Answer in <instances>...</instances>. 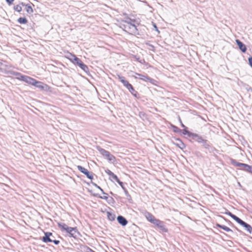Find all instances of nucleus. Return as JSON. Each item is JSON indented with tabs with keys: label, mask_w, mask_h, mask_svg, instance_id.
<instances>
[{
	"label": "nucleus",
	"mask_w": 252,
	"mask_h": 252,
	"mask_svg": "<svg viewBox=\"0 0 252 252\" xmlns=\"http://www.w3.org/2000/svg\"><path fill=\"white\" fill-rule=\"evenodd\" d=\"M72 58L71 59V60H72V62L74 64H77L86 72H87L89 71L88 67L80 59L76 57L75 55H72Z\"/></svg>",
	"instance_id": "5"
},
{
	"label": "nucleus",
	"mask_w": 252,
	"mask_h": 252,
	"mask_svg": "<svg viewBox=\"0 0 252 252\" xmlns=\"http://www.w3.org/2000/svg\"><path fill=\"white\" fill-rule=\"evenodd\" d=\"M100 197L103 199H107L108 198L107 196H101Z\"/></svg>",
	"instance_id": "42"
},
{
	"label": "nucleus",
	"mask_w": 252,
	"mask_h": 252,
	"mask_svg": "<svg viewBox=\"0 0 252 252\" xmlns=\"http://www.w3.org/2000/svg\"><path fill=\"white\" fill-rule=\"evenodd\" d=\"M236 41L238 46H239V49L242 51V52L244 53L247 50L246 45L238 39H237Z\"/></svg>",
	"instance_id": "14"
},
{
	"label": "nucleus",
	"mask_w": 252,
	"mask_h": 252,
	"mask_svg": "<svg viewBox=\"0 0 252 252\" xmlns=\"http://www.w3.org/2000/svg\"><path fill=\"white\" fill-rule=\"evenodd\" d=\"M116 182H117L121 186L122 188L125 190L126 194H128L127 191L126 189V188L124 187L123 183L122 182H121L119 179H118V180L116 181Z\"/></svg>",
	"instance_id": "27"
},
{
	"label": "nucleus",
	"mask_w": 252,
	"mask_h": 252,
	"mask_svg": "<svg viewBox=\"0 0 252 252\" xmlns=\"http://www.w3.org/2000/svg\"><path fill=\"white\" fill-rule=\"evenodd\" d=\"M191 138L196 141V142H198V143H202L203 141L205 140L203 138V137L197 134H195V133H193L192 134V136L191 137Z\"/></svg>",
	"instance_id": "12"
},
{
	"label": "nucleus",
	"mask_w": 252,
	"mask_h": 252,
	"mask_svg": "<svg viewBox=\"0 0 252 252\" xmlns=\"http://www.w3.org/2000/svg\"><path fill=\"white\" fill-rule=\"evenodd\" d=\"M78 169L82 173L86 175V176L90 179L92 180L93 179V174L90 173L89 171L85 168L82 167L81 165L77 166Z\"/></svg>",
	"instance_id": "9"
},
{
	"label": "nucleus",
	"mask_w": 252,
	"mask_h": 252,
	"mask_svg": "<svg viewBox=\"0 0 252 252\" xmlns=\"http://www.w3.org/2000/svg\"><path fill=\"white\" fill-rule=\"evenodd\" d=\"M216 226H217V227H219L220 228H221V229H222L223 230H225L226 232H233V231L230 228H229V227H227L226 226H225V225H221V224H220L219 223H217L216 224Z\"/></svg>",
	"instance_id": "18"
},
{
	"label": "nucleus",
	"mask_w": 252,
	"mask_h": 252,
	"mask_svg": "<svg viewBox=\"0 0 252 252\" xmlns=\"http://www.w3.org/2000/svg\"><path fill=\"white\" fill-rule=\"evenodd\" d=\"M133 77H134L135 78H138V77H137V75H136V76H133Z\"/></svg>",
	"instance_id": "44"
},
{
	"label": "nucleus",
	"mask_w": 252,
	"mask_h": 252,
	"mask_svg": "<svg viewBox=\"0 0 252 252\" xmlns=\"http://www.w3.org/2000/svg\"><path fill=\"white\" fill-rule=\"evenodd\" d=\"M111 177L112 178H113L114 180H115V181L118 180V179H119L118 177L114 173L112 174V175L111 176Z\"/></svg>",
	"instance_id": "35"
},
{
	"label": "nucleus",
	"mask_w": 252,
	"mask_h": 252,
	"mask_svg": "<svg viewBox=\"0 0 252 252\" xmlns=\"http://www.w3.org/2000/svg\"><path fill=\"white\" fill-rule=\"evenodd\" d=\"M117 220L122 226H126L128 222L126 219L122 216H119L117 217Z\"/></svg>",
	"instance_id": "13"
},
{
	"label": "nucleus",
	"mask_w": 252,
	"mask_h": 252,
	"mask_svg": "<svg viewBox=\"0 0 252 252\" xmlns=\"http://www.w3.org/2000/svg\"><path fill=\"white\" fill-rule=\"evenodd\" d=\"M119 80L123 84L124 86H125L130 92V93L134 96L135 97H138V94L134 90L133 86L129 83V82L125 80V78L123 76H118Z\"/></svg>",
	"instance_id": "2"
},
{
	"label": "nucleus",
	"mask_w": 252,
	"mask_h": 252,
	"mask_svg": "<svg viewBox=\"0 0 252 252\" xmlns=\"http://www.w3.org/2000/svg\"><path fill=\"white\" fill-rule=\"evenodd\" d=\"M145 217L146 219L151 223L153 222V220L156 219L152 214L148 212L146 213Z\"/></svg>",
	"instance_id": "19"
},
{
	"label": "nucleus",
	"mask_w": 252,
	"mask_h": 252,
	"mask_svg": "<svg viewBox=\"0 0 252 252\" xmlns=\"http://www.w3.org/2000/svg\"><path fill=\"white\" fill-rule=\"evenodd\" d=\"M10 74L15 75L16 76V78L19 80H22V77H24V75L22 74L21 73H20L19 72H15L13 71L11 72Z\"/></svg>",
	"instance_id": "20"
},
{
	"label": "nucleus",
	"mask_w": 252,
	"mask_h": 252,
	"mask_svg": "<svg viewBox=\"0 0 252 252\" xmlns=\"http://www.w3.org/2000/svg\"><path fill=\"white\" fill-rule=\"evenodd\" d=\"M52 242L54 243L55 245H57L60 243V241L57 240H53Z\"/></svg>",
	"instance_id": "37"
},
{
	"label": "nucleus",
	"mask_w": 252,
	"mask_h": 252,
	"mask_svg": "<svg viewBox=\"0 0 252 252\" xmlns=\"http://www.w3.org/2000/svg\"><path fill=\"white\" fill-rule=\"evenodd\" d=\"M58 227L60 228V229L63 231H66L67 229H69L68 228L69 226H68L66 224L63 223V222H58Z\"/></svg>",
	"instance_id": "17"
},
{
	"label": "nucleus",
	"mask_w": 252,
	"mask_h": 252,
	"mask_svg": "<svg viewBox=\"0 0 252 252\" xmlns=\"http://www.w3.org/2000/svg\"><path fill=\"white\" fill-rule=\"evenodd\" d=\"M135 74L139 76L138 78H139L140 80L145 81L146 82H150L151 83L153 82L155 80L153 79L152 78L149 77L147 75H145L141 74H139L138 73H135Z\"/></svg>",
	"instance_id": "10"
},
{
	"label": "nucleus",
	"mask_w": 252,
	"mask_h": 252,
	"mask_svg": "<svg viewBox=\"0 0 252 252\" xmlns=\"http://www.w3.org/2000/svg\"><path fill=\"white\" fill-rule=\"evenodd\" d=\"M34 85H32L38 88H41V89L44 88L43 86V84L40 82L36 81V83H34Z\"/></svg>",
	"instance_id": "26"
},
{
	"label": "nucleus",
	"mask_w": 252,
	"mask_h": 252,
	"mask_svg": "<svg viewBox=\"0 0 252 252\" xmlns=\"http://www.w3.org/2000/svg\"><path fill=\"white\" fill-rule=\"evenodd\" d=\"M152 223L155 224L156 226L158 227V228L163 232H167L168 230L166 228L165 225H164V222L160 220H159L156 219L155 220L153 221V222Z\"/></svg>",
	"instance_id": "7"
},
{
	"label": "nucleus",
	"mask_w": 252,
	"mask_h": 252,
	"mask_svg": "<svg viewBox=\"0 0 252 252\" xmlns=\"http://www.w3.org/2000/svg\"><path fill=\"white\" fill-rule=\"evenodd\" d=\"M21 4L26 6V11L28 13L31 14L32 13H33V11L32 8V6L31 5H30L29 4H24L23 2L21 3Z\"/></svg>",
	"instance_id": "21"
},
{
	"label": "nucleus",
	"mask_w": 252,
	"mask_h": 252,
	"mask_svg": "<svg viewBox=\"0 0 252 252\" xmlns=\"http://www.w3.org/2000/svg\"><path fill=\"white\" fill-rule=\"evenodd\" d=\"M14 68V67L7 62L3 61V63L2 64L1 68V71L5 73L11 74V72L12 71V69Z\"/></svg>",
	"instance_id": "6"
},
{
	"label": "nucleus",
	"mask_w": 252,
	"mask_h": 252,
	"mask_svg": "<svg viewBox=\"0 0 252 252\" xmlns=\"http://www.w3.org/2000/svg\"><path fill=\"white\" fill-rule=\"evenodd\" d=\"M47 236L48 237H53V238L54 237L53 236L52 233H51V232H45L44 236Z\"/></svg>",
	"instance_id": "33"
},
{
	"label": "nucleus",
	"mask_w": 252,
	"mask_h": 252,
	"mask_svg": "<svg viewBox=\"0 0 252 252\" xmlns=\"http://www.w3.org/2000/svg\"><path fill=\"white\" fill-rule=\"evenodd\" d=\"M248 60H249V64L251 66V67L252 68V57H250L249 58Z\"/></svg>",
	"instance_id": "36"
},
{
	"label": "nucleus",
	"mask_w": 252,
	"mask_h": 252,
	"mask_svg": "<svg viewBox=\"0 0 252 252\" xmlns=\"http://www.w3.org/2000/svg\"><path fill=\"white\" fill-rule=\"evenodd\" d=\"M107 218L110 220L113 221V220H115V216L114 214H112L111 213L107 212Z\"/></svg>",
	"instance_id": "24"
},
{
	"label": "nucleus",
	"mask_w": 252,
	"mask_h": 252,
	"mask_svg": "<svg viewBox=\"0 0 252 252\" xmlns=\"http://www.w3.org/2000/svg\"><path fill=\"white\" fill-rule=\"evenodd\" d=\"M14 10H15L18 12H20L22 11V8L20 5L18 4V5H15L14 7Z\"/></svg>",
	"instance_id": "29"
},
{
	"label": "nucleus",
	"mask_w": 252,
	"mask_h": 252,
	"mask_svg": "<svg viewBox=\"0 0 252 252\" xmlns=\"http://www.w3.org/2000/svg\"><path fill=\"white\" fill-rule=\"evenodd\" d=\"M87 248H89V247H84V252H89V251H87Z\"/></svg>",
	"instance_id": "41"
},
{
	"label": "nucleus",
	"mask_w": 252,
	"mask_h": 252,
	"mask_svg": "<svg viewBox=\"0 0 252 252\" xmlns=\"http://www.w3.org/2000/svg\"><path fill=\"white\" fill-rule=\"evenodd\" d=\"M241 225L245 228L246 230L250 234L252 233V227L244 221L241 224Z\"/></svg>",
	"instance_id": "15"
},
{
	"label": "nucleus",
	"mask_w": 252,
	"mask_h": 252,
	"mask_svg": "<svg viewBox=\"0 0 252 252\" xmlns=\"http://www.w3.org/2000/svg\"><path fill=\"white\" fill-rule=\"evenodd\" d=\"M131 22H135V20L129 19V21H125L122 25L123 29L129 34L135 35L138 33V30L134 24Z\"/></svg>",
	"instance_id": "1"
},
{
	"label": "nucleus",
	"mask_w": 252,
	"mask_h": 252,
	"mask_svg": "<svg viewBox=\"0 0 252 252\" xmlns=\"http://www.w3.org/2000/svg\"><path fill=\"white\" fill-rule=\"evenodd\" d=\"M92 185L93 186H94V187H96L97 188L99 189L104 194H106L107 195V194L105 193L104 191H103V190L99 187L96 184L94 183V182H92Z\"/></svg>",
	"instance_id": "31"
},
{
	"label": "nucleus",
	"mask_w": 252,
	"mask_h": 252,
	"mask_svg": "<svg viewBox=\"0 0 252 252\" xmlns=\"http://www.w3.org/2000/svg\"><path fill=\"white\" fill-rule=\"evenodd\" d=\"M105 172L109 175L110 177L112 175L113 173L110 171L109 169H107L105 170Z\"/></svg>",
	"instance_id": "34"
},
{
	"label": "nucleus",
	"mask_w": 252,
	"mask_h": 252,
	"mask_svg": "<svg viewBox=\"0 0 252 252\" xmlns=\"http://www.w3.org/2000/svg\"><path fill=\"white\" fill-rule=\"evenodd\" d=\"M227 214H228L229 216H230L231 218H232V216H233L234 215L232 213H231V212H228V213H227Z\"/></svg>",
	"instance_id": "40"
},
{
	"label": "nucleus",
	"mask_w": 252,
	"mask_h": 252,
	"mask_svg": "<svg viewBox=\"0 0 252 252\" xmlns=\"http://www.w3.org/2000/svg\"><path fill=\"white\" fill-rule=\"evenodd\" d=\"M3 61L2 62H0V69L1 70V68L2 67V64H3Z\"/></svg>",
	"instance_id": "43"
},
{
	"label": "nucleus",
	"mask_w": 252,
	"mask_h": 252,
	"mask_svg": "<svg viewBox=\"0 0 252 252\" xmlns=\"http://www.w3.org/2000/svg\"><path fill=\"white\" fill-rule=\"evenodd\" d=\"M183 134L184 135L187 134L189 137H191L193 133L189 132L186 129H185L183 130Z\"/></svg>",
	"instance_id": "28"
},
{
	"label": "nucleus",
	"mask_w": 252,
	"mask_h": 252,
	"mask_svg": "<svg viewBox=\"0 0 252 252\" xmlns=\"http://www.w3.org/2000/svg\"><path fill=\"white\" fill-rule=\"evenodd\" d=\"M202 143L203 144V146L205 148L209 149L210 145L209 144L207 140L205 139Z\"/></svg>",
	"instance_id": "30"
},
{
	"label": "nucleus",
	"mask_w": 252,
	"mask_h": 252,
	"mask_svg": "<svg viewBox=\"0 0 252 252\" xmlns=\"http://www.w3.org/2000/svg\"><path fill=\"white\" fill-rule=\"evenodd\" d=\"M173 130L175 132H178L181 131V130L176 126H173Z\"/></svg>",
	"instance_id": "32"
},
{
	"label": "nucleus",
	"mask_w": 252,
	"mask_h": 252,
	"mask_svg": "<svg viewBox=\"0 0 252 252\" xmlns=\"http://www.w3.org/2000/svg\"><path fill=\"white\" fill-rule=\"evenodd\" d=\"M96 149L102 156L107 158L109 161L113 162L115 161V157L113 155H111L109 152L102 148L100 146H97Z\"/></svg>",
	"instance_id": "4"
},
{
	"label": "nucleus",
	"mask_w": 252,
	"mask_h": 252,
	"mask_svg": "<svg viewBox=\"0 0 252 252\" xmlns=\"http://www.w3.org/2000/svg\"><path fill=\"white\" fill-rule=\"evenodd\" d=\"M180 149L183 150L186 148L185 144L179 139L176 140V142L174 143Z\"/></svg>",
	"instance_id": "16"
},
{
	"label": "nucleus",
	"mask_w": 252,
	"mask_h": 252,
	"mask_svg": "<svg viewBox=\"0 0 252 252\" xmlns=\"http://www.w3.org/2000/svg\"><path fill=\"white\" fill-rule=\"evenodd\" d=\"M6 1L8 4H11L12 3L14 0H6Z\"/></svg>",
	"instance_id": "38"
},
{
	"label": "nucleus",
	"mask_w": 252,
	"mask_h": 252,
	"mask_svg": "<svg viewBox=\"0 0 252 252\" xmlns=\"http://www.w3.org/2000/svg\"><path fill=\"white\" fill-rule=\"evenodd\" d=\"M68 228L66 232L69 234V236L76 238L79 234L77 228L69 227Z\"/></svg>",
	"instance_id": "8"
},
{
	"label": "nucleus",
	"mask_w": 252,
	"mask_h": 252,
	"mask_svg": "<svg viewBox=\"0 0 252 252\" xmlns=\"http://www.w3.org/2000/svg\"><path fill=\"white\" fill-rule=\"evenodd\" d=\"M18 22L20 24H26L28 22V20L25 17H20L18 19Z\"/></svg>",
	"instance_id": "25"
},
{
	"label": "nucleus",
	"mask_w": 252,
	"mask_h": 252,
	"mask_svg": "<svg viewBox=\"0 0 252 252\" xmlns=\"http://www.w3.org/2000/svg\"><path fill=\"white\" fill-rule=\"evenodd\" d=\"M179 121H180V123H181V126H182V127L185 128V127H186V126H185V125L182 123V121H181V120L180 119V118H179Z\"/></svg>",
	"instance_id": "39"
},
{
	"label": "nucleus",
	"mask_w": 252,
	"mask_h": 252,
	"mask_svg": "<svg viewBox=\"0 0 252 252\" xmlns=\"http://www.w3.org/2000/svg\"><path fill=\"white\" fill-rule=\"evenodd\" d=\"M42 240L44 243H48V242H52L53 241V239L50 237H48L47 236H43L42 238Z\"/></svg>",
	"instance_id": "22"
},
{
	"label": "nucleus",
	"mask_w": 252,
	"mask_h": 252,
	"mask_svg": "<svg viewBox=\"0 0 252 252\" xmlns=\"http://www.w3.org/2000/svg\"><path fill=\"white\" fill-rule=\"evenodd\" d=\"M232 218L234 220L236 221H237L239 224L241 225V224L244 221L243 220L240 219L239 218L235 216V215L233 216H232Z\"/></svg>",
	"instance_id": "23"
},
{
	"label": "nucleus",
	"mask_w": 252,
	"mask_h": 252,
	"mask_svg": "<svg viewBox=\"0 0 252 252\" xmlns=\"http://www.w3.org/2000/svg\"><path fill=\"white\" fill-rule=\"evenodd\" d=\"M231 163L233 165L240 167V169L243 170L252 174V166L248 164L237 162L235 159H232Z\"/></svg>",
	"instance_id": "3"
},
{
	"label": "nucleus",
	"mask_w": 252,
	"mask_h": 252,
	"mask_svg": "<svg viewBox=\"0 0 252 252\" xmlns=\"http://www.w3.org/2000/svg\"><path fill=\"white\" fill-rule=\"evenodd\" d=\"M21 81L31 85H34V83H36V80L35 79L26 75H24V77H22Z\"/></svg>",
	"instance_id": "11"
}]
</instances>
